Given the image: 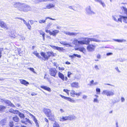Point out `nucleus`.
<instances>
[{
  "label": "nucleus",
  "instance_id": "f257e3e1",
  "mask_svg": "<svg viewBox=\"0 0 127 127\" xmlns=\"http://www.w3.org/2000/svg\"><path fill=\"white\" fill-rule=\"evenodd\" d=\"M31 10L30 6L25 3H21L19 7V10L24 12H28Z\"/></svg>",
  "mask_w": 127,
  "mask_h": 127
},
{
  "label": "nucleus",
  "instance_id": "f03ea898",
  "mask_svg": "<svg viewBox=\"0 0 127 127\" xmlns=\"http://www.w3.org/2000/svg\"><path fill=\"white\" fill-rule=\"evenodd\" d=\"M43 111L48 117L52 118L54 117V115L51 113V111L50 109L44 108L43 109Z\"/></svg>",
  "mask_w": 127,
  "mask_h": 127
},
{
  "label": "nucleus",
  "instance_id": "7ed1b4c3",
  "mask_svg": "<svg viewBox=\"0 0 127 127\" xmlns=\"http://www.w3.org/2000/svg\"><path fill=\"white\" fill-rule=\"evenodd\" d=\"M103 95H106L107 96H113L114 95V91H109L108 90H103L102 93Z\"/></svg>",
  "mask_w": 127,
  "mask_h": 127
},
{
  "label": "nucleus",
  "instance_id": "20e7f679",
  "mask_svg": "<svg viewBox=\"0 0 127 127\" xmlns=\"http://www.w3.org/2000/svg\"><path fill=\"white\" fill-rule=\"evenodd\" d=\"M57 72V70L55 68H52L49 69V73L51 76L56 77Z\"/></svg>",
  "mask_w": 127,
  "mask_h": 127
},
{
  "label": "nucleus",
  "instance_id": "39448f33",
  "mask_svg": "<svg viewBox=\"0 0 127 127\" xmlns=\"http://www.w3.org/2000/svg\"><path fill=\"white\" fill-rule=\"evenodd\" d=\"M60 96L63 98L69 101L72 103H75L76 102V100L72 99L71 98L69 97H66L63 95H60Z\"/></svg>",
  "mask_w": 127,
  "mask_h": 127
},
{
  "label": "nucleus",
  "instance_id": "423d86ee",
  "mask_svg": "<svg viewBox=\"0 0 127 127\" xmlns=\"http://www.w3.org/2000/svg\"><path fill=\"white\" fill-rule=\"evenodd\" d=\"M121 16V15H120L119 16L116 15L113 16H112V18L116 22L120 21L122 22Z\"/></svg>",
  "mask_w": 127,
  "mask_h": 127
},
{
  "label": "nucleus",
  "instance_id": "0eeeda50",
  "mask_svg": "<svg viewBox=\"0 0 127 127\" xmlns=\"http://www.w3.org/2000/svg\"><path fill=\"white\" fill-rule=\"evenodd\" d=\"M96 46L92 44H89L87 47V50L89 51H94Z\"/></svg>",
  "mask_w": 127,
  "mask_h": 127
},
{
  "label": "nucleus",
  "instance_id": "6e6552de",
  "mask_svg": "<svg viewBox=\"0 0 127 127\" xmlns=\"http://www.w3.org/2000/svg\"><path fill=\"white\" fill-rule=\"evenodd\" d=\"M21 122L22 123L26 125L28 123L29 124H31V122L29 119L25 117L21 120Z\"/></svg>",
  "mask_w": 127,
  "mask_h": 127
},
{
  "label": "nucleus",
  "instance_id": "1a4fd4ad",
  "mask_svg": "<svg viewBox=\"0 0 127 127\" xmlns=\"http://www.w3.org/2000/svg\"><path fill=\"white\" fill-rule=\"evenodd\" d=\"M40 54L43 58H42L44 60H47L48 59L47 52L45 53L43 52H41Z\"/></svg>",
  "mask_w": 127,
  "mask_h": 127
},
{
  "label": "nucleus",
  "instance_id": "9d476101",
  "mask_svg": "<svg viewBox=\"0 0 127 127\" xmlns=\"http://www.w3.org/2000/svg\"><path fill=\"white\" fill-rule=\"evenodd\" d=\"M86 11L87 13L88 14H95L94 12L91 10L90 6H89L87 7Z\"/></svg>",
  "mask_w": 127,
  "mask_h": 127
},
{
  "label": "nucleus",
  "instance_id": "9b49d317",
  "mask_svg": "<svg viewBox=\"0 0 127 127\" xmlns=\"http://www.w3.org/2000/svg\"><path fill=\"white\" fill-rule=\"evenodd\" d=\"M87 38L84 39V40L81 41L78 40V44H88V42H87Z\"/></svg>",
  "mask_w": 127,
  "mask_h": 127
},
{
  "label": "nucleus",
  "instance_id": "f8f14e48",
  "mask_svg": "<svg viewBox=\"0 0 127 127\" xmlns=\"http://www.w3.org/2000/svg\"><path fill=\"white\" fill-rule=\"evenodd\" d=\"M87 42H88L89 44L90 41H93L96 42H100L101 41L100 40L97 39L95 38H87Z\"/></svg>",
  "mask_w": 127,
  "mask_h": 127
},
{
  "label": "nucleus",
  "instance_id": "ddd939ff",
  "mask_svg": "<svg viewBox=\"0 0 127 127\" xmlns=\"http://www.w3.org/2000/svg\"><path fill=\"white\" fill-rule=\"evenodd\" d=\"M0 26L3 28L7 29L8 27L7 25L3 22L0 20Z\"/></svg>",
  "mask_w": 127,
  "mask_h": 127
},
{
  "label": "nucleus",
  "instance_id": "4468645a",
  "mask_svg": "<svg viewBox=\"0 0 127 127\" xmlns=\"http://www.w3.org/2000/svg\"><path fill=\"white\" fill-rule=\"evenodd\" d=\"M70 85L71 87H72L78 88L79 87L78 83L77 82H73L71 83Z\"/></svg>",
  "mask_w": 127,
  "mask_h": 127
},
{
  "label": "nucleus",
  "instance_id": "2eb2a0df",
  "mask_svg": "<svg viewBox=\"0 0 127 127\" xmlns=\"http://www.w3.org/2000/svg\"><path fill=\"white\" fill-rule=\"evenodd\" d=\"M51 47L54 49L57 50L59 51H62L64 49L63 48L60 47L58 46H52Z\"/></svg>",
  "mask_w": 127,
  "mask_h": 127
},
{
  "label": "nucleus",
  "instance_id": "dca6fc26",
  "mask_svg": "<svg viewBox=\"0 0 127 127\" xmlns=\"http://www.w3.org/2000/svg\"><path fill=\"white\" fill-rule=\"evenodd\" d=\"M95 1L101 4L102 5V7H106V5L104 2L102 1L101 0H94Z\"/></svg>",
  "mask_w": 127,
  "mask_h": 127
},
{
  "label": "nucleus",
  "instance_id": "f3484780",
  "mask_svg": "<svg viewBox=\"0 0 127 127\" xmlns=\"http://www.w3.org/2000/svg\"><path fill=\"white\" fill-rule=\"evenodd\" d=\"M59 31V30H55L51 32V35H53L54 36H56V35L58 33Z\"/></svg>",
  "mask_w": 127,
  "mask_h": 127
},
{
  "label": "nucleus",
  "instance_id": "a211bd4d",
  "mask_svg": "<svg viewBox=\"0 0 127 127\" xmlns=\"http://www.w3.org/2000/svg\"><path fill=\"white\" fill-rule=\"evenodd\" d=\"M41 88L43 89L46 90H47L49 92H50L51 91V89L48 87L46 86H45L43 85L41 86H40Z\"/></svg>",
  "mask_w": 127,
  "mask_h": 127
},
{
  "label": "nucleus",
  "instance_id": "6ab92c4d",
  "mask_svg": "<svg viewBox=\"0 0 127 127\" xmlns=\"http://www.w3.org/2000/svg\"><path fill=\"white\" fill-rule=\"evenodd\" d=\"M47 53L48 59L51 56H55V55H56L53 52H47Z\"/></svg>",
  "mask_w": 127,
  "mask_h": 127
},
{
  "label": "nucleus",
  "instance_id": "aec40b11",
  "mask_svg": "<svg viewBox=\"0 0 127 127\" xmlns=\"http://www.w3.org/2000/svg\"><path fill=\"white\" fill-rule=\"evenodd\" d=\"M58 76L62 80L64 81V75L60 72H58Z\"/></svg>",
  "mask_w": 127,
  "mask_h": 127
},
{
  "label": "nucleus",
  "instance_id": "412c9836",
  "mask_svg": "<svg viewBox=\"0 0 127 127\" xmlns=\"http://www.w3.org/2000/svg\"><path fill=\"white\" fill-rule=\"evenodd\" d=\"M20 81L22 84L25 85H27L29 84V82L24 80L20 79Z\"/></svg>",
  "mask_w": 127,
  "mask_h": 127
},
{
  "label": "nucleus",
  "instance_id": "4be33fe9",
  "mask_svg": "<svg viewBox=\"0 0 127 127\" xmlns=\"http://www.w3.org/2000/svg\"><path fill=\"white\" fill-rule=\"evenodd\" d=\"M68 120H73L75 119L76 117L75 116L73 115H71L68 116Z\"/></svg>",
  "mask_w": 127,
  "mask_h": 127
},
{
  "label": "nucleus",
  "instance_id": "5701e85b",
  "mask_svg": "<svg viewBox=\"0 0 127 127\" xmlns=\"http://www.w3.org/2000/svg\"><path fill=\"white\" fill-rule=\"evenodd\" d=\"M113 40L114 41L122 43L123 42H126V40L124 39H113Z\"/></svg>",
  "mask_w": 127,
  "mask_h": 127
},
{
  "label": "nucleus",
  "instance_id": "b1692460",
  "mask_svg": "<svg viewBox=\"0 0 127 127\" xmlns=\"http://www.w3.org/2000/svg\"><path fill=\"white\" fill-rule=\"evenodd\" d=\"M21 3H20L19 2H15L13 4L14 6L15 7H17L18 8L19 10V7L21 5Z\"/></svg>",
  "mask_w": 127,
  "mask_h": 127
},
{
  "label": "nucleus",
  "instance_id": "393cba45",
  "mask_svg": "<svg viewBox=\"0 0 127 127\" xmlns=\"http://www.w3.org/2000/svg\"><path fill=\"white\" fill-rule=\"evenodd\" d=\"M79 33L69 32L68 35L71 36H75L77 34Z\"/></svg>",
  "mask_w": 127,
  "mask_h": 127
},
{
  "label": "nucleus",
  "instance_id": "a878e982",
  "mask_svg": "<svg viewBox=\"0 0 127 127\" xmlns=\"http://www.w3.org/2000/svg\"><path fill=\"white\" fill-rule=\"evenodd\" d=\"M68 120V116L62 117L60 119V121H64Z\"/></svg>",
  "mask_w": 127,
  "mask_h": 127
},
{
  "label": "nucleus",
  "instance_id": "bb28decb",
  "mask_svg": "<svg viewBox=\"0 0 127 127\" xmlns=\"http://www.w3.org/2000/svg\"><path fill=\"white\" fill-rule=\"evenodd\" d=\"M55 7V5L53 4L52 3L49 4L47 5L46 6V8L45 9L47 8L49 9L52 7Z\"/></svg>",
  "mask_w": 127,
  "mask_h": 127
},
{
  "label": "nucleus",
  "instance_id": "cd10ccee",
  "mask_svg": "<svg viewBox=\"0 0 127 127\" xmlns=\"http://www.w3.org/2000/svg\"><path fill=\"white\" fill-rule=\"evenodd\" d=\"M121 19H122L124 22L127 23V17L121 16Z\"/></svg>",
  "mask_w": 127,
  "mask_h": 127
},
{
  "label": "nucleus",
  "instance_id": "c85d7f7f",
  "mask_svg": "<svg viewBox=\"0 0 127 127\" xmlns=\"http://www.w3.org/2000/svg\"><path fill=\"white\" fill-rule=\"evenodd\" d=\"M6 123V122L5 120L3 119L0 121V124L1 125L3 126L5 125Z\"/></svg>",
  "mask_w": 127,
  "mask_h": 127
},
{
  "label": "nucleus",
  "instance_id": "c756f323",
  "mask_svg": "<svg viewBox=\"0 0 127 127\" xmlns=\"http://www.w3.org/2000/svg\"><path fill=\"white\" fill-rule=\"evenodd\" d=\"M13 119L14 121L16 122H18L19 120V118L16 115H15V117H13Z\"/></svg>",
  "mask_w": 127,
  "mask_h": 127
},
{
  "label": "nucleus",
  "instance_id": "7c9ffc66",
  "mask_svg": "<svg viewBox=\"0 0 127 127\" xmlns=\"http://www.w3.org/2000/svg\"><path fill=\"white\" fill-rule=\"evenodd\" d=\"M78 41L76 38H74L72 42V43L75 45H77L78 44Z\"/></svg>",
  "mask_w": 127,
  "mask_h": 127
},
{
  "label": "nucleus",
  "instance_id": "2f4dec72",
  "mask_svg": "<svg viewBox=\"0 0 127 127\" xmlns=\"http://www.w3.org/2000/svg\"><path fill=\"white\" fill-rule=\"evenodd\" d=\"M60 43L61 44H63L64 45H67L69 46H70V45L68 43H67L66 42L64 41H61Z\"/></svg>",
  "mask_w": 127,
  "mask_h": 127
},
{
  "label": "nucleus",
  "instance_id": "473e14b6",
  "mask_svg": "<svg viewBox=\"0 0 127 127\" xmlns=\"http://www.w3.org/2000/svg\"><path fill=\"white\" fill-rule=\"evenodd\" d=\"M3 100L4 102H5L6 104H8V105H9L10 104H11V102L9 100H6L4 99H3Z\"/></svg>",
  "mask_w": 127,
  "mask_h": 127
},
{
  "label": "nucleus",
  "instance_id": "72a5a7b5",
  "mask_svg": "<svg viewBox=\"0 0 127 127\" xmlns=\"http://www.w3.org/2000/svg\"><path fill=\"white\" fill-rule=\"evenodd\" d=\"M79 50L84 53V52L85 51V49L84 47L79 48Z\"/></svg>",
  "mask_w": 127,
  "mask_h": 127
},
{
  "label": "nucleus",
  "instance_id": "f704fd0d",
  "mask_svg": "<svg viewBox=\"0 0 127 127\" xmlns=\"http://www.w3.org/2000/svg\"><path fill=\"white\" fill-rule=\"evenodd\" d=\"M53 127H60V126L58 123L55 122L53 124Z\"/></svg>",
  "mask_w": 127,
  "mask_h": 127
},
{
  "label": "nucleus",
  "instance_id": "c9c22d12",
  "mask_svg": "<svg viewBox=\"0 0 127 127\" xmlns=\"http://www.w3.org/2000/svg\"><path fill=\"white\" fill-rule=\"evenodd\" d=\"M18 115L21 119L22 118H23V119L25 117L24 115L23 114L21 113L20 112L19 114Z\"/></svg>",
  "mask_w": 127,
  "mask_h": 127
},
{
  "label": "nucleus",
  "instance_id": "e433bc0d",
  "mask_svg": "<svg viewBox=\"0 0 127 127\" xmlns=\"http://www.w3.org/2000/svg\"><path fill=\"white\" fill-rule=\"evenodd\" d=\"M124 13L127 15V8L123 6Z\"/></svg>",
  "mask_w": 127,
  "mask_h": 127
},
{
  "label": "nucleus",
  "instance_id": "4c0bfd02",
  "mask_svg": "<svg viewBox=\"0 0 127 127\" xmlns=\"http://www.w3.org/2000/svg\"><path fill=\"white\" fill-rule=\"evenodd\" d=\"M70 94L71 96H73V95H75L76 92L74 90H71Z\"/></svg>",
  "mask_w": 127,
  "mask_h": 127
},
{
  "label": "nucleus",
  "instance_id": "58836bf2",
  "mask_svg": "<svg viewBox=\"0 0 127 127\" xmlns=\"http://www.w3.org/2000/svg\"><path fill=\"white\" fill-rule=\"evenodd\" d=\"M28 69H29L33 73H36V72H35L34 71V68H31V67H28Z\"/></svg>",
  "mask_w": 127,
  "mask_h": 127
},
{
  "label": "nucleus",
  "instance_id": "ea45409f",
  "mask_svg": "<svg viewBox=\"0 0 127 127\" xmlns=\"http://www.w3.org/2000/svg\"><path fill=\"white\" fill-rule=\"evenodd\" d=\"M9 125L10 127H12L14 125L13 122L11 121L9 122Z\"/></svg>",
  "mask_w": 127,
  "mask_h": 127
},
{
  "label": "nucleus",
  "instance_id": "a19ab883",
  "mask_svg": "<svg viewBox=\"0 0 127 127\" xmlns=\"http://www.w3.org/2000/svg\"><path fill=\"white\" fill-rule=\"evenodd\" d=\"M16 18L17 19H20L23 20L24 23L26 25L28 24V23L26 22V21L24 19H23L18 17H17Z\"/></svg>",
  "mask_w": 127,
  "mask_h": 127
},
{
  "label": "nucleus",
  "instance_id": "79ce46f5",
  "mask_svg": "<svg viewBox=\"0 0 127 127\" xmlns=\"http://www.w3.org/2000/svg\"><path fill=\"white\" fill-rule=\"evenodd\" d=\"M47 0H36L35 2L36 3H37L39 2H42L44 1H46Z\"/></svg>",
  "mask_w": 127,
  "mask_h": 127
},
{
  "label": "nucleus",
  "instance_id": "37998d69",
  "mask_svg": "<svg viewBox=\"0 0 127 127\" xmlns=\"http://www.w3.org/2000/svg\"><path fill=\"white\" fill-rule=\"evenodd\" d=\"M46 21L45 19V20H40L39 21V22L40 24H42L43 23H45Z\"/></svg>",
  "mask_w": 127,
  "mask_h": 127
},
{
  "label": "nucleus",
  "instance_id": "c03bdc74",
  "mask_svg": "<svg viewBox=\"0 0 127 127\" xmlns=\"http://www.w3.org/2000/svg\"><path fill=\"white\" fill-rule=\"evenodd\" d=\"M39 32L40 35H41L42 36L45 35V33L42 31L40 30L39 31Z\"/></svg>",
  "mask_w": 127,
  "mask_h": 127
},
{
  "label": "nucleus",
  "instance_id": "a18cd8bd",
  "mask_svg": "<svg viewBox=\"0 0 127 127\" xmlns=\"http://www.w3.org/2000/svg\"><path fill=\"white\" fill-rule=\"evenodd\" d=\"M28 27V28L30 30H31V26L29 23H28L26 25Z\"/></svg>",
  "mask_w": 127,
  "mask_h": 127
},
{
  "label": "nucleus",
  "instance_id": "49530a36",
  "mask_svg": "<svg viewBox=\"0 0 127 127\" xmlns=\"http://www.w3.org/2000/svg\"><path fill=\"white\" fill-rule=\"evenodd\" d=\"M20 112H19L17 110H14V112L13 114H18L19 115V114L20 113Z\"/></svg>",
  "mask_w": 127,
  "mask_h": 127
},
{
  "label": "nucleus",
  "instance_id": "de8ad7c7",
  "mask_svg": "<svg viewBox=\"0 0 127 127\" xmlns=\"http://www.w3.org/2000/svg\"><path fill=\"white\" fill-rule=\"evenodd\" d=\"M5 108V107L2 106L0 105V111L2 110Z\"/></svg>",
  "mask_w": 127,
  "mask_h": 127
},
{
  "label": "nucleus",
  "instance_id": "09e8293b",
  "mask_svg": "<svg viewBox=\"0 0 127 127\" xmlns=\"http://www.w3.org/2000/svg\"><path fill=\"white\" fill-rule=\"evenodd\" d=\"M74 57H76L79 58H80L81 57V56L80 55H78L77 54H74Z\"/></svg>",
  "mask_w": 127,
  "mask_h": 127
},
{
  "label": "nucleus",
  "instance_id": "8fccbe9b",
  "mask_svg": "<svg viewBox=\"0 0 127 127\" xmlns=\"http://www.w3.org/2000/svg\"><path fill=\"white\" fill-rule=\"evenodd\" d=\"M96 91L98 93V94H100V89L98 88H96Z\"/></svg>",
  "mask_w": 127,
  "mask_h": 127
},
{
  "label": "nucleus",
  "instance_id": "3c124183",
  "mask_svg": "<svg viewBox=\"0 0 127 127\" xmlns=\"http://www.w3.org/2000/svg\"><path fill=\"white\" fill-rule=\"evenodd\" d=\"M47 19H49L50 20H55V19H53L52 18H50L49 17H46L45 18V20H46Z\"/></svg>",
  "mask_w": 127,
  "mask_h": 127
},
{
  "label": "nucleus",
  "instance_id": "603ef678",
  "mask_svg": "<svg viewBox=\"0 0 127 127\" xmlns=\"http://www.w3.org/2000/svg\"><path fill=\"white\" fill-rule=\"evenodd\" d=\"M93 101L95 102H96L98 103L99 102L98 100L96 98H94Z\"/></svg>",
  "mask_w": 127,
  "mask_h": 127
},
{
  "label": "nucleus",
  "instance_id": "864d4df0",
  "mask_svg": "<svg viewBox=\"0 0 127 127\" xmlns=\"http://www.w3.org/2000/svg\"><path fill=\"white\" fill-rule=\"evenodd\" d=\"M45 31L47 33H49V34L51 35V32L50 30H48L47 29H45Z\"/></svg>",
  "mask_w": 127,
  "mask_h": 127
},
{
  "label": "nucleus",
  "instance_id": "5fc2aeb1",
  "mask_svg": "<svg viewBox=\"0 0 127 127\" xmlns=\"http://www.w3.org/2000/svg\"><path fill=\"white\" fill-rule=\"evenodd\" d=\"M87 96L85 95H83L82 98L86 99L87 98Z\"/></svg>",
  "mask_w": 127,
  "mask_h": 127
},
{
  "label": "nucleus",
  "instance_id": "6e6d98bb",
  "mask_svg": "<svg viewBox=\"0 0 127 127\" xmlns=\"http://www.w3.org/2000/svg\"><path fill=\"white\" fill-rule=\"evenodd\" d=\"M94 83V81L93 80H92L90 82V86H92L93 85V83Z\"/></svg>",
  "mask_w": 127,
  "mask_h": 127
},
{
  "label": "nucleus",
  "instance_id": "4d7b16f0",
  "mask_svg": "<svg viewBox=\"0 0 127 127\" xmlns=\"http://www.w3.org/2000/svg\"><path fill=\"white\" fill-rule=\"evenodd\" d=\"M3 49L0 48V58H1V52L3 51Z\"/></svg>",
  "mask_w": 127,
  "mask_h": 127
},
{
  "label": "nucleus",
  "instance_id": "13d9d810",
  "mask_svg": "<svg viewBox=\"0 0 127 127\" xmlns=\"http://www.w3.org/2000/svg\"><path fill=\"white\" fill-rule=\"evenodd\" d=\"M14 110L13 109H10L9 110V111L11 113H14Z\"/></svg>",
  "mask_w": 127,
  "mask_h": 127
},
{
  "label": "nucleus",
  "instance_id": "bf43d9fd",
  "mask_svg": "<svg viewBox=\"0 0 127 127\" xmlns=\"http://www.w3.org/2000/svg\"><path fill=\"white\" fill-rule=\"evenodd\" d=\"M52 23L51 22L49 23L47 25V27H50V26H52Z\"/></svg>",
  "mask_w": 127,
  "mask_h": 127
},
{
  "label": "nucleus",
  "instance_id": "052dcab7",
  "mask_svg": "<svg viewBox=\"0 0 127 127\" xmlns=\"http://www.w3.org/2000/svg\"><path fill=\"white\" fill-rule=\"evenodd\" d=\"M36 56L39 59L42 58L41 56L40 55H39L38 53L37 54V55H36Z\"/></svg>",
  "mask_w": 127,
  "mask_h": 127
},
{
  "label": "nucleus",
  "instance_id": "680f3d73",
  "mask_svg": "<svg viewBox=\"0 0 127 127\" xmlns=\"http://www.w3.org/2000/svg\"><path fill=\"white\" fill-rule=\"evenodd\" d=\"M82 93L81 92H80L78 93H76L75 95H77V96H79Z\"/></svg>",
  "mask_w": 127,
  "mask_h": 127
},
{
  "label": "nucleus",
  "instance_id": "e2e57ef3",
  "mask_svg": "<svg viewBox=\"0 0 127 127\" xmlns=\"http://www.w3.org/2000/svg\"><path fill=\"white\" fill-rule=\"evenodd\" d=\"M113 54L112 53H107L106 54V55L107 56H108L110 55H112Z\"/></svg>",
  "mask_w": 127,
  "mask_h": 127
},
{
  "label": "nucleus",
  "instance_id": "0e129e2a",
  "mask_svg": "<svg viewBox=\"0 0 127 127\" xmlns=\"http://www.w3.org/2000/svg\"><path fill=\"white\" fill-rule=\"evenodd\" d=\"M62 32L64 33L66 35H68V33L69 32H66L65 31H62Z\"/></svg>",
  "mask_w": 127,
  "mask_h": 127
},
{
  "label": "nucleus",
  "instance_id": "69168bd1",
  "mask_svg": "<svg viewBox=\"0 0 127 127\" xmlns=\"http://www.w3.org/2000/svg\"><path fill=\"white\" fill-rule=\"evenodd\" d=\"M95 68L96 70H98L99 69V68L98 67L97 65H95Z\"/></svg>",
  "mask_w": 127,
  "mask_h": 127
},
{
  "label": "nucleus",
  "instance_id": "338daca9",
  "mask_svg": "<svg viewBox=\"0 0 127 127\" xmlns=\"http://www.w3.org/2000/svg\"><path fill=\"white\" fill-rule=\"evenodd\" d=\"M33 120L34 122H36V121H37V120L36 119V118H35V117L34 116H33Z\"/></svg>",
  "mask_w": 127,
  "mask_h": 127
},
{
  "label": "nucleus",
  "instance_id": "774afa93",
  "mask_svg": "<svg viewBox=\"0 0 127 127\" xmlns=\"http://www.w3.org/2000/svg\"><path fill=\"white\" fill-rule=\"evenodd\" d=\"M121 102H124L125 101V99L123 97H122L121 98Z\"/></svg>",
  "mask_w": 127,
  "mask_h": 127
}]
</instances>
